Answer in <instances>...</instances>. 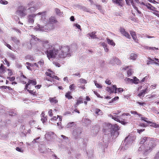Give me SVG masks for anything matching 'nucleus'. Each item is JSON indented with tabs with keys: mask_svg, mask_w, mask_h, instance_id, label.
<instances>
[{
	"mask_svg": "<svg viewBox=\"0 0 159 159\" xmlns=\"http://www.w3.org/2000/svg\"><path fill=\"white\" fill-rule=\"evenodd\" d=\"M37 41L42 42L43 44V51L47 55V57L49 60H50L51 58L55 57L57 52L55 50V48L51 44H48V41L47 40H44L43 39H39V40H36V39H31L30 45L31 46V44L32 43H36ZM31 48V46L30 47L29 49H30Z\"/></svg>",
	"mask_w": 159,
	"mask_h": 159,
	"instance_id": "f257e3e1",
	"label": "nucleus"
},
{
	"mask_svg": "<svg viewBox=\"0 0 159 159\" xmlns=\"http://www.w3.org/2000/svg\"><path fill=\"white\" fill-rule=\"evenodd\" d=\"M155 141L148 137H144L141 139L140 141L141 145L139 148V151L142 152L145 155H147L152 150L155 146Z\"/></svg>",
	"mask_w": 159,
	"mask_h": 159,
	"instance_id": "f03ea898",
	"label": "nucleus"
},
{
	"mask_svg": "<svg viewBox=\"0 0 159 159\" xmlns=\"http://www.w3.org/2000/svg\"><path fill=\"white\" fill-rule=\"evenodd\" d=\"M134 138L130 136L126 137L120 146L119 149L123 150V151L127 150L132 145Z\"/></svg>",
	"mask_w": 159,
	"mask_h": 159,
	"instance_id": "7ed1b4c3",
	"label": "nucleus"
},
{
	"mask_svg": "<svg viewBox=\"0 0 159 159\" xmlns=\"http://www.w3.org/2000/svg\"><path fill=\"white\" fill-rule=\"evenodd\" d=\"M55 50L57 52V54L55 56L54 58H54L56 57V55L59 53L58 56L59 58H65L67 56L68 57L71 56L70 53L68 52L70 51V48L69 46H62L61 47V49H60L61 50V52H59V51L58 50H57L55 48Z\"/></svg>",
	"mask_w": 159,
	"mask_h": 159,
	"instance_id": "20e7f679",
	"label": "nucleus"
},
{
	"mask_svg": "<svg viewBox=\"0 0 159 159\" xmlns=\"http://www.w3.org/2000/svg\"><path fill=\"white\" fill-rule=\"evenodd\" d=\"M109 127H111L110 129L111 133L108 134V135H111V136H113L112 138H116L119 134L118 130H119V126L117 125H112L111 124H109Z\"/></svg>",
	"mask_w": 159,
	"mask_h": 159,
	"instance_id": "39448f33",
	"label": "nucleus"
},
{
	"mask_svg": "<svg viewBox=\"0 0 159 159\" xmlns=\"http://www.w3.org/2000/svg\"><path fill=\"white\" fill-rule=\"evenodd\" d=\"M40 3L36 2L34 1L30 2L28 4V7L29 8L27 9L30 11V13H33L35 11L39 8V5Z\"/></svg>",
	"mask_w": 159,
	"mask_h": 159,
	"instance_id": "423d86ee",
	"label": "nucleus"
},
{
	"mask_svg": "<svg viewBox=\"0 0 159 159\" xmlns=\"http://www.w3.org/2000/svg\"><path fill=\"white\" fill-rule=\"evenodd\" d=\"M27 9L26 6H20L18 7V10L16 11V14L19 16L20 17L25 16L27 14Z\"/></svg>",
	"mask_w": 159,
	"mask_h": 159,
	"instance_id": "0eeeda50",
	"label": "nucleus"
},
{
	"mask_svg": "<svg viewBox=\"0 0 159 159\" xmlns=\"http://www.w3.org/2000/svg\"><path fill=\"white\" fill-rule=\"evenodd\" d=\"M41 15V18H43L44 17L45 18V12H39L36 14H32L29 15L27 16V19L28 22L29 23L32 24L34 21V18L37 15Z\"/></svg>",
	"mask_w": 159,
	"mask_h": 159,
	"instance_id": "6e6552de",
	"label": "nucleus"
},
{
	"mask_svg": "<svg viewBox=\"0 0 159 159\" xmlns=\"http://www.w3.org/2000/svg\"><path fill=\"white\" fill-rule=\"evenodd\" d=\"M82 132L81 128H77L73 130L72 135L75 139H77L80 137Z\"/></svg>",
	"mask_w": 159,
	"mask_h": 159,
	"instance_id": "1a4fd4ad",
	"label": "nucleus"
},
{
	"mask_svg": "<svg viewBox=\"0 0 159 159\" xmlns=\"http://www.w3.org/2000/svg\"><path fill=\"white\" fill-rule=\"evenodd\" d=\"M124 80L127 83H134L135 84H138L139 81V80L135 76L133 77V79L127 78L125 79Z\"/></svg>",
	"mask_w": 159,
	"mask_h": 159,
	"instance_id": "9d476101",
	"label": "nucleus"
},
{
	"mask_svg": "<svg viewBox=\"0 0 159 159\" xmlns=\"http://www.w3.org/2000/svg\"><path fill=\"white\" fill-rule=\"evenodd\" d=\"M109 63L111 64H114L116 63L117 64H119L120 63V61L119 59L116 57H114L111 58L110 61Z\"/></svg>",
	"mask_w": 159,
	"mask_h": 159,
	"instance_id": "9b49d317",
	"label": "nucleus"
},
{
	"mask_svg": "<svg viewBox=\"0 0 159 159\" xmlns=\"http://www.w3.org/2000/svg\"><path fill=\"white\" fill-rule=\"evenodd\" d=\"M47 26H48L47 25H45L44 26H42L39 25V24H38L36 26L35 29L38 30L43 31L47 29L48 30L47 28Z\"/></svg>",
	"mask_w": 159,
	"mask_h": 159,
	"instance_id": "f8f14e48",
	"label": "nucleus"
},
{
	"mask_svg": "<svg viewBox=\"0 0 159 159\" xmlns=\"http://www.w3.org/2000/svg\"><path fill=\"white\" fill-rule=\"evenodd\" d=\"M141 5H143L144 6H146L148 9H150V10L153 11H155L157 12H158L157 11H155L154 10H153L152 9V8H153L154 9H155V7H154L152 6L149 3H144V2H142V3H140Z\"/></svg>",
	"mask_w": 159,
	"mask_h": 159,
	"instance_id": "ddd939ff",
	"label": "nucleus"
},
{
	"mask_svg": "<svg viewBox=\"0 0 159 159\" xmlns=\"http://www.w3.org/2000/svg\"><path fill=\"white\" fill-rule=\"evenodd\" d=\"M130 34L131 36L132 37L133 39L136 42H137V36L136 34H135V32L133 31H130Z\"/></svg>",
	"mask_w": 159,
	"mask_h": 159,
	"instance_id": "4468645a",
	"label": "nucleus"
},
{
	"mask_svg": "<svg viewBox=\"0 0 159 159\" xmlns=\"http://www.w3.org/2000/svg\"><path fill=\"white\" fill-rule=\"evenodd\" d=\"M81 141L82 142V143H79L80 145L82 147L84 148L87 145V143L85 140L83 139H81Z\"/></svg>",
	"mask_w": 159,
	"mask_h": 159,
	"instance_id": "2eb2a0df",
	"label": "nucleus"
},
{
	"mask_svg": "<svg viewBox=\"0 0 159 159\" xmlns=\"http://www.w3.org/2000/svg\"><path fill=\"white\" fill-rule=\"evenodd\" d=\"M83 103V101L82 100V98L81 97H80L79 99L77 100L76 103L75 105V107L77 108L80 104Z\"/></svg>",
	"mask_w": 159,
	"mask_h": 159,
	"instance_id": "dca6fc26",
	"label": "nucleus"
},
{
	"mask_svg": "<svg viewBox=\"0 0 159 159\" xmlns=\"http://www.w3.org/2000/svg\"><path fill=\"white\" fill-rule=\"evenodd\" d=\"M96 33V32L94 31L93 32H92L90 33H89L87 35H89L92 39H97V36L95 34Z\"/></svg>",
	"mask_w": 159,
	"mask_h": 159,
	"instance_id": "f3484780",
	"label": "nucleus"
},
{
	"mask_svg": "<svg viewBox=\"0 0 159 159\" xmlns=\"http://www.w3.org/2000/svg\"><path fill=\"white\" fill-rule=\"evenodd\" d=\"M76 125L75 122H71L68 123L66 125V127L67 128H70L72 127H75Z\"/></svg>",
	"mask_w": 159,
	"mask_h": 159,
	"instance_id": "a211bd4d",
	"label": "nucleus"
},
{
	"mask_svg": "<svg viewBox=\"0 0 159 159\" xmlns=\"http://www.w3.org/2000/svg\"><path fill=\"white\" fill-rule=\"evenodd\" d=\"M147 89V88L145 89L144 90H141L140 92L138 94V96L139 97H141L142 96L143 97L144 96V94H145Z\"/></svg>",
	"mask_w": 159,
	"mask_h": 159,
	"instance_id": "6ab92c4d",
	"label": "nucleus"
},
{
	"mask_svg": "<svg viewBox=\"0 0 159 159\" xmlns=\"http://www.w3.org/2000/svg\"><path fill=\"white\" fill-rule=\"evenodd\" d=\"M109 116L113 119L114 120L116 121L117 122L120 121V120L118 118V116L116 115L113 116L111 114H110Z\"/></svg>",
	"mask_w": 159,
	"mask_h": 159,
	"instance_id": "aec40b11",
	"label": "nucleus"
},
{
	"mask_svg": "<svg viewBox=\"0 0 159 159\" xmlns=\"http://www.w3.org/2000/svg\"><path fill=\"white\" fill-rule=\"evenodd\" d=\"M11 39L17 45H18L20 43V41L16 37H11Z\"/></svg>",
	"mask_w": 159,
	"mask_h": 159,
	"instance_id": "412c9836",
	"label": "nucleus"
},
{
	"mask_svg": "<svg viewBox=\"0 0 159 159\" xmlns=\"http://www.w3.org/2000/svg\"><path fill=\"white\" fill-rule=\"evenodd\" d=\"M49 22L50 24H52L56 22H57V20H56L54 17H51L49 19Z\"/></svg>",
	"mask_w": 159,
	"mask_h": 159,
	"instance_id": "4be33fe9",
	"label": "nucleus"
},
{
	"mask_svg": "<svg viewBox=\"0 0 159 159\" xmlns=\"http://www.w3.org/2000/svg\"><path fill=\"white\" fill-rule=\"evenodd\" d=\"M7 55L8 57L11 58L12 60H14L16 59V57L13 53L8 52Z\"/></svg>",
	"mask_w": 159,
	"mask_h": 159,
	"instance_id": "5701e85b",
	"label": "nucleus"
},
{
	"mask_svg": "<svg viewBox=\"0 0 159 159\" xmlns=\"http://www.w3.org/2000/svg\"><path fill=\"white\" fill-rule=\"evenodd\" d=\"M148 59L149 60V61H147V65H149L150 64H154V62H153V61H154V59H152L150 57H148Z\"/></svg>",
	"mask_w": 159,
	"mask_h": 159,
	"instance_id": "b1692460",
	"label": "nucleus"
},
{
	"mask_svg": "<svg viewBox=\"0 0 159 159\" xmlns=\"http://www.w3.org/2000/svg\"><path fill=\"white\" fill-rule=\"evenodd\" d=\"M137 55L134 53H132L130 55V58L131 59L135 60L137 58Z\"/></svg>",
	"mask_w": 159,
	"mask_h": 159,
	"instance_id": "393cba45",
	"label": "nucleus"
},
{
	"mask_svg": "<svg viewBox=\"0 0 159 159\" xmlns=\"http://www.w3.org/2000/svg\"><path fill=\"white\" fill-rule=\"evenodd\" d=\"M125 1L127 5H130V3H131L133 7H134L135 6L133 0H125Z\"/></svg>",
	"mask_w": 159,
	"mask_h": 159,
	"instance_id": "a878e982",
	"label": "nucleus"
},
{
	"mask_svg": "<svg viewBox=\"0 0 159 159\" xmlns=\"http://www.w3.org/2000/svg\"><path fill=\"white\" fill-rule=\"evenodd\" d=\"M95 113L98 115H102L103 113L102 111L99 109H96Z\"/></svg>",
	"mask_w": 159,
	"mask_h": 159,
	"instance_id": "bb28decb",
	"label": "nucleus"
},
{
	"mask_svg": "<svg viewBox=\"0 0 159 159\" xmlns=\"http://www.w3.org/2000/svg\"><path fill=\"white\" fill-rule=\"evenodd\" d=\"M71 92H68L67 93H66L65 94L66 97L68 99H72L73 98V97L72 96L70 95Z\"/></svg>",
	"mask_w": 159,
	"mask_h": 159,
	"instance_id": "cd10ccee",
	"label": "nucleus"
},
{
	"mask_svg": "<svg viewBox=\"0 0 159 159\" xmlns=\"http://www.w3.org/2000/svg\"><path fill=\"white\" fill-rule=\"evenodd\" d=\"M107 41L108 43L110 45L112 46H115V43L112 40H111L109 39H107Z\"/></svg>",
	"mask_w": 159,
	"mask_h": 159,
	"instance_id": "c85d7f7f",
	"label": "nucleus"
},
{
	"mask_svg": "<svg viewBox=\"0 0 159 159\" xmlns=\"http://www.w3.org/2000/svg\"><path fill=\"white\" fill-rule=\"evenodd\" d=\"M28 83L29 84H32L34 85H35L36 84V81L35 80H29Z\"/></svg>",
	"mask_w": 159,
	"mask_h": 159,
	"instance_id": "c756f323",
	"label": "nucleus"
},
{
	"mask_svg": "<svg viewBox=\"0 0 159 159\" xmlns=\"http://www.w3.org/2000/svg\"><path fill=\"white\" fill-rule=\"evenodd\" d=\"M5 67L3 65L1 64L0 66V72L1 73H4L5 71Z\"/></svg>",
	"mask_w": 159,
	"mask_h": 159,
	"instance_id": "7c9ffc66",
	"label": "nucleus"
},
{
	"mask_svg": "<svg viewBox=\"0 0 159 159\" xmlns=\"http://www.w3.org/2000/svg\"><path fill=\"white\" fill-rule=\"evenodd\" d=\"M143 47L144 48H145V49H149L150 50H154L155 49H156V50L158 49V48H156L155 47H148V46H144Z\"/></svg>",
	"mask_w": 159,
	"mask_h": 159,
	"instance_id": "2f4dec72",
	"label": "nucleus"
},
{
	"mask_svg": "<svg viewBox=\"0 0 159 159\" xmlns=\"http://www.w3.org/2000/svg\"><path fill=\"white\" fill-rule=\"evenodd\" d=\"M55 97L50 98V102L51 103L55 104L56 103L58 102V101L55 99Z\"/></svg>",
	"mask_w": 159,
	"mask_h": 159,
	"instance_id": "473e14b6",
	"label": "nucleus"
},
{
	"mask_svg": "<svg viewBox=\"0 0 159 159\" xmlns=\"http://www.w3.org/2000/svg\"><path fill=\"white\" fill-rule=\"evenodd\" d=\"M87 83L86 80L83 79H81L79 80L78 84H85Z\"/></svg>",
	"mask_w": 159,
	"mask_h": 159,
	"instance_id": "72a5a7b5",
	"label": "nucleus"
},
{
	"mask_svg": "<svg viewBox=\"0 0 159 159\" xmlns=\"http://www.w3.org/2000/svg\"><path fill=\"white\" fill-rule=\"evenodd\" d=\"M112 1L119 6L121 5L122 0H112Z\"/></svg>",
	"mask_w": 159,
	"mask_h": 159,
	"instance_id": "f704fd0d",
	"label": "nucleus"
},
{
	"mask_svg": "<svg viewBox=\"0 0 159 159\" xmlns=\"http://www.w3.org/2000/svg\"><path fill=\"white\" fill-rule=\"evenodd\" d=\"M9 114L10 116H13L16 115L17 114V113L16 112H14L12 110H11L9 112Z\"/></svg>",
	"mask_w": 159,
	"mask_h": 159,
	"instance_id": "c9c22d12",
	"label": "nucleus"
},
{
	"mask_svg": "<svg viewBox=\"0 0 159 159\" xmlns=\"http://www.w3.org/2000/svg\"><path fill=\"white\" fill-rule=\"evenodd\" d=\"M123 34L127 38H128L129 39L131 38V36L129 34L125 31V33H123Z\"/></svg>",
	"mask_w": 159,
	"mask_h": 159,
	"instance_id": "e433bc0d",
	"label": "nucleus"
},
{
	"mask_svg": "<svg viewBox=\"0 0 159 159\" xmlns=\"http://www.w3.org/2000/svg\"><path fill=\"white\" fill-rule=\"evenodd\" d=\"M76 87L74 84H71L69 86V89L70 90H74L75 89V88Z\"/></svg>",
	"mask_w": 159,
	"mask_h": 159,
	"instance_id": "4c0bfd02",
	"label": "nucleus"
},
{
	"mask_svg": "<svg viewBox=\"0 0 159 159\" xmlns=\"http://www.w3.org/2000/svg\"><path fill=\"white\" fill-rule=\"evenodd\" d=\"M27 91L31 94L33 95L34 96H36V92H33V91L29 90V89H27Z\"/></svg>",
	"mask_w": 159,
	"mask_h": 159,
	"instance_id": "58836bf2",
	"label": "nucleus"
},
{
	"mask_svg": "<svg viewBox=\"0 0 159 159\" xmlns=\"http://www.w3.org/2000/svg\"><path fill=\"white\" fill-rule=\"evenodd\" d=\"M26 58L27 59H28L31 60L32 61H33L34 60V58L31 55H28L26 56Z\"/></svg>",
	"mask_w": 159,
	"mask_h": 159,
	"instance_id": "ea45409f",
	"label": "nucleus"
},
{
	"mask_svg": "<svg viewBox=\"0 0 159 159\" xmlns=\"http://www.w3.org/2000/svg\"><path fill=\"white\" fill-rule=\"evenodd\" d=\"M130 112L131 114H134V115H138V116H142V115L140 114H139L138 113L137 111H130Z\"/></svg>",
	"mask_w": 159,
	"mask_h": 159,
	"instance_id": "a19ab883",
	"label": "nucleus"
},
{
	"mask_svg": "<svg viewBox=\"0 0 159 159\" xmlns=\"http://www.w3.org/2000/svg\"><path fill=\"white\" fill-rule=\"evenodd\" d=\"M119 99V97L118 96L115 97L114 98H112L111 100L109 102V103H111L114 102V101L117 100Z\"/></svg>",
	"mask_w": 159,
	"mask_h": 159,
	"instance_id": "79ce46f5",
	"label": "nucleus"
},
{
	"mask_svg": "<svg viewBox=\"0 0 159 159\" xmlns=\"http://www.w3.org/2000/svg\"><path fill=\"white\" fill-rule=\"evenodd\" d=\"M153 159H159V151L155 154Z\"/></svg>",
	"mask_w": 159,
	"mask_h": 159,
	"instance_id": "37998d69",
	"label": "nucleus"
},
{
	"mask_svg": "<svg viewBox=\"0 0 159 159\" xmlns=\"http://www.w3.org/2000/svg\"><path fill=\"white\" fill-rule=\"evenodd\" d=\"M44 63V61L43 60H41L38 62V64H39L41 67L43 66Z\"/></svg>",
	"mask_w": 159,
	"mask_h": 159,
	"instance_id": "c03bdc74",
	"label": "nucleus"
},
{
	"mask_svg": "<svg viewBox=\"0 0 159 159\" xmlns=\"http://www.w3.org/2000/svg\"><path fill=\"white\" fill-rule=\"evenodd\" d=\"M94 83H95V86H96V87L97 88H102V86H101L100 84H99L97 83V81H94Z\"/></svg>",
	"mask_w": 159,
	"mask_h": 159,
	"instance_id": "a18cd8bd",
	"label": "nucleus"
},
{
	"mask_svg": "<svg viewBox=\"0 0 159 159\" xmlns=\"http://www.w3.org/2000/svg\"><path fill=\"white\" fill-rule=\"evenodd\" d=\"M61 136L66 142H67L68 141L69 139L67 137L63 135H61Z\"/></svg>",
	"mask_w": 159,
	"mask_h": 159,
	"instance_id": "49530a36",
	"label": "nucleus"
},
{
	"mask_svg": "<svg viewBox=\"0 0 159 159\" xmlns=\"http://www.w3.org/2000/svg\"><path fill=\"white\" fill-rule=\"evenodd\" d=\"M111 89H112L113 91V92H114V90H115V93H116V90L117 89V88H116V85H113L112 87L111 88Z\"/></svg>",
	"mask_w": 159,
	"mask_h": 159,
	"instance_id": "de8ad7c7",
	"label": "nucleus"
},
{
	"mask_svg": "<svg viewBox=\"0 0 159 159\" xmlns=\"http://www.w3.org/2000/svg\"><path fill=\"white\" fill-rule=\"evenodd\" d=\"M0 3L3 5H6L8 4V2L5 0H0Z\"/></svg>",
	"mask_w": 159,
	"mask_h": 159,
	"instance_id": "09e8293b",
	"label": "nucleus"
},
{
	"mask_svg": "<svg viewBox=\"0 0 159 159\" xmlns=\"http://www.w3.org/2000/svg\"><path fill=\"white\" fill-rule=\"evenodd\" d=\"M141 119L142 120H144V121L148 123H151L150 121L146 120L147 119H148V118L143 117H141Z\"/></svg>",
	"mask_w": 159,
	"mask_h": 159,
	"instance_id": "8fccbe9b",
	"label": "nucleus"
},
{
	"mask_svg": "<svg viewBox=\"0 0 159 159\" xmlns=\"http://www.w3.org/2000/svg\"><path fill=\"white\" fill-rule=\"evenodd\" d=\"M106 89L108 92H110L111 93H113V91L110 87H107Z\"/></svg>",
	"mask_w": 159,
	"mask_h": 159,
	"instance_id": "3c124183",
	"label": "nucleus"
},
{
	"mask_svg": "<svg viewBox=\"0 0 159 159\" xmlns=\"http://www.w3.org/2000/svg\"><path fill=\"white\" fill-rule=\"evenodd\" d=\"M119 122L124 125H126L128 123V122H125L124 120H120V121Z\"/></svg>",
	"mask_w": 159,
	"mask_h": 159,
	"instance_id": "603ef678",
	"label": "nucleus"
},
{
	"mask_svg": "<svg viewBox=\"0 0 159 159\" xmlns=\"http://www.w3.org/2000/svg\"><path fill=\"white\" fill-rule=\"evenodd\" d=\"M55 11H56V13L58 15H60V14L61 13V11L60 10L57 8H56L55 9Z\"/></svg>",
	"mask_w": 159,
	"mask_h": 159,
	"instance_id": "864d4df0",
	"label": "nucleus"
},
{
	"mask_svg": "<svg viewBox=\"0 0 159 159\" xmlns=\"http://www.w3.org/2000/svg\"><path fill=\"white\" fill-rule=\"evenodd\" d=\"M99 64L102 67L105 64V61L102 60L100 61Z\"/></svg>",
	"mask_w": 159,
	"mask_h": 159,
	"instance_id": "5fc2aeb1",
	"label": "nucleus"
},
{
	"mask_svg": "<svg viewBox=\"0 0 159 159\" xmlns=\"http://www.w3.org/2000/svg\"><path fill=\"white\" fill-rule=\"evenodd\" d=\"M16 150L17 151L20 152H23V150L22 149V148H21L18 147H17L16 148Z\"/></svg>",
	"mask_w": 159,
	"mask_h": 159,
	"instance_id": "6e6d98bb",
	"label": "nucleus"
},
{
	"mask_svg": "<svg viewBox=\"0 0 159 159\" xmlns=\"http://www.w3.org/2000/svg\"><path fill=\"white\" fill-rule=\"evenodd\" d=\"M47 120V117L44 116H43V118H42L41 119L43 123H44Z\"/></svg>",
	"mask_w": 159,
	"mask_h": 159,
	"instance_id": "4d7b16f0",
	"label": "nucleus"
},
{
	"mask_svg": "<svg viewBox=\"0 0 159 159\" xmlns=\"http://www.w3.org/2000/svg\"><path fill=\"white\" fill-rule=\"evenodd\" d=\"M78 86L79 88H81L83 89H85V87H84V85H81V84H78Z\"/></svg>",
	"mask_w": 159,
	"mask_h": 159,
	"instance_id": "13d9d810",
	"label": "nucleus"
},
{
	"mask_svg": "<svg viewBox=\"0 0 159 159\" xmlns=\"http://www.w3.org/2000/svg\"><path fill=\"white\" fill-rule=\"evenodd\" d=\"M7 79L10 80V81H12L15 80V78L14 77H8Z\"/></svg>",
	"mask_w": 159,
	"mask_h": 159,
	"instance_id": "bf43d9fd",
	"label": "nucleus"
},
{
	"mask_svg": "<svg viewBox=\"0 0 159 159\" xmlns=\"http://www.w3.org/2000/svg\"><path fill=\"white\" fill-rule=\"evenodd\" d=\"M35 122H36L34 120H31L29 122V124L31 126H32L35 123Z\"/></svg>",
	"mask_w": 159,
	"mask_h": 159,
	"instance_id": "052dcab7",
	"label": "nucleus"
},
{
	"mask_svg": "<svg viewBox=\"0 0 159 159\" xmlns=\"http://www.w3.org/2000/svg\"><path fill=\"white\" fill-rule=\"evenodd\" d=\"M132 70H128L127 71V75L128 76H131L132 74Z\"/></svg>",
	"mask_w": 159,
	"mask_h": 159,
	"instance_id": "680f3d73",
	"label": "nucleus"
},
{
	"mask_svg": "<svg viewBox=\"0 0 159 159\" xmlns=\"http://www.w3.org/2000/svg\"><path fill=\"white\" fill-rule=\"evenodd\" d=\"M148 78V77L146 76L143 78L140 81V82L142 83L145 81L146 80H147Z\"/></svg>",
	"mask_w": 159,
	"mask_h": 159,
	"instance_id": "e2e57ef3",
	"label": "nucleus"
},
{
	"mask_svg": "<svg viewBox=\"0 0 159 159\" xmlns=\"http://www.w3.org/2000/svg\"><path fill=\"white\" fill-rule=\"evenodd\" d=\"M48 114L49 115V116H52L53 115V114L52 112V110L50 109L48 112Z\"/></svg>",
	"mask_w": 159,
	"mask_h": 159,
	"instance_id": "0e129e2a",
	"label": "nucleus"
},
{
	"mask_svg": "<svg viewBox=\"0 0 159 159\" xmlns=\"http://www.w3.org/2000/svg\"><path fill=\"white\" fill-rule=\"evenodd\" d=\"M151 126L155 128H157L158 127H159V126H158V125L155 123H152Z\"/></svg>",
	"mask_w": 159,
	"mask_h": 159,
	"instance_id": "69168bd1",
	"label": "nucleus"
},
{
	"mask_svg": "<svg viewBox=\"0 0 159 159\" xmlns=\"http://www.w3.org/2000/svg\"><path fill=\"white\" fill-rule=\"evenodd\" d=\"M53 64L55 65L56 66H57L58 67H59L60 66V65L59 63L57 62H56L54 61L53 62Z\"/></svg>",
	"mask_w": 159,
	"mask_h": 159,
	"instance_id": "338daca9",
	"label": "nucleus"
},
{
	"mask_svg": "<svg viewBox=\"0 0 159 159\" xmlns=\"http://www.w3.org/2000/svg\"><path fill=\"white\" fill-rule=\"evenodd\" d=\"M105 82L107 84L109 85L110 84H111V80L108 79L106 80Z\"/></svg>",
	"mask_w": 159,
	"mask_h": 159,
	"instance_id": "774afa93",
	"label": "nucleus"
}]
</instances>
